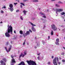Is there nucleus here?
<instances>
[{"instance_id":"nucleus-1","label":"nucleus","mask_w":65,"mask_h":65,"mask_svg":"<svg viewBox=\"0 0 65 65\" xmlns=\"http://www.w3.org/2000/svg\"><path fill=\"white\" fill-rule=\"evenodd\" d=\"M8 27L7 30H6V32L5 33V36L7 37H10V34H12V27L11 25H8Z\"/></svg>"},{"instance_id":"nucleus-2","label":"nucleus","mask_w":65,"mask_h":65,"mask_svg":"<svg viewBox=\"0 0 65 65\" xmlns=\"http://www.w3.org/2000/svg\"><path fill=\"white\" fill-rule=\"evenodd\" d=\"M56 60H57V63L59 65H60L61 64V62H58L59 61V59H58V57H56L53 60V64L54 65H58V63L57 62V61Z\"/></svg>"},{"instance_id":"nucleus-3","label":"nucleus","mask_w":65,"mask_h":65,"mask_svg":"<svg viewBox=\"0 0 65 65\" xmlns=\"http://www.w3.org/2000/svg\"><path fill=\"white\" fill-rule=\"evenodd\" d=\"M26 62L29 65H37L35 62L31 60H27Z\"/></svg>"},{"instance_id":"nucleus-4","label":"nucleus","mask_w":65,"mask_h":65,"mask_svg":"<svg viewBox=\"0 0 65 65\" xmlns=\"http://www.w3.org/2000/svg\"><path fill=\"white\" fill-rule=\"evenodd\" d=\"M29 23L30 24H31L32 26L31 28L32 30L34 32H35V31H36V29L34 28L33 26H36V25L33 24L30 22H29Z\"/></svg>"},{"instance_id":"nucleus-5","label":"nucleus","mask_w":65,"mask_h":65,"mask_svg":"<svg viewBox=\"0 0 65 65\" xmlns=\"http://www.w3.org/2000/svg\"><path fill=\"white\" fill-rule=\"evenodd\" d=\"M27 51H25L24 52V54H23V53H21V55H20V57H19V59H20L21 57L22 56V57L23 58V57L25 56V55H27Z\"/></svg>"},{"instance_id":"nucleus-6","label":"nucleus","mask_w":65,"mask_h":65,"mask_svg":"<svg viewBox=\"0 0 65 65\" xmlns=\"http://www.w3.org/2000/svg\"><path fill=\"white\" fill-rule=\"evenodd\" d=\"M12 47V46H11V45H10V47L9 48L8 51L7 50V47H5V49L6 51L7 52V53H8V52H10V51L11 50V48Z\"/></svg>"},{"instance_id":"nucleus-7","label":"nucleus","mask_w":65,"mask_h":65,"mask_svg":"<svg viewBox=\"0 0 65 65\" xmlns=\"http://www.w3.org/2000/svg\"><path fill=\"white\" fill-rule=\"evenodd\" d=\"M51 27L52 29H53V30H54V31H56V30H57V28L55 26V25H51Z\"/></svg>"},{"instance_id":"nucleus-8","label":"nucleus","mask_w":65,"mask_h":65,"mask_svg":"<svg viewBox=\"0 0 65 65\" xmlns=\"http://www.w3.org/2000/svg\"><path fill=\"white\" fill-rule=\"evenodd\" d=\"M63 11V10L62 9H59L56 10V13H57V12H62Z\"/></svg>"},{"instance_id":"nucleus-9","label":"nucleus","mask_w":65,"mask_h":65,"mask_svg":"<svg viewBox=\"0 0 65 65\" xmlns=\"http://www.w3.org/2000/svg\"><path fill=\"white\" fill-rule=\"evenodd\" d=\"M30 35V32L29 31H26V33L23 35H24V37H25V36H26V35Z\"/></svg>"},{"instance_id":"nucleus-10","label":"nucleus","mask_w":65,"mask_h":65,"mask_svg":"<svg viewBox=\"0 0 65 65\" xmlns=\"http://www.w3.org/2000/svg\"><path fill=\"white\" fill-rule=\"evenodd\" d=\"M11 57L12 58V63L15 62V60L14 59H13V57H14V55H11Z\"/></svg>"},{"instance_id":"nucleus-11","label":"nucleus","mask_w":65,"mask_h":65,"mask_svg":"<svg viewBox=\"0 0 65 65\" xmlns=\"http://www.w3.org/2000/svg\"><path fill=\"white\" fill-rule=\"evenodd\" d=\"M0 63H1L2 65H6L5 63L3 61L1 60L0 61Z\"/></svg>"},{"instance_id":"nucleus-12","label":"nucleus","mask_w":65,"mask_h":65,"mask_svg":"<svg viewBox=\"0 0 65 65\" xmlns=\"http://www.w3.org/2000/svg\"><path fill=\"white\" fill-rule=\"evenodd\" d=\"M40 14L41 15H42L43 16H45V15L44 13H42V12H40Z\"/></svg>"},{"instance_id":"nucleus-13","label":"nucleus","mask_w":65,"mask_h":65,"mask_svg":"<svg viewBox=\"0 0 65 65\" xmlns=\"http://www.w3.org/2000/svg\"><path fill=\"white\" fill-rule=\"evenodd\" d=\"M9 9L11 12L13 11V8H10Z\"/></svg>"},{"instance_id":"nucleus-14","label":"nucleus","mask_w":65,"mask_h":65,"mask_svg":"<svg viewBox=\"0 0 65 65\" xmlns=\"http://www.w3.org/2000/svg\"><path fill=\"white\" fill-rule=\"evenodd\" d=\"M27 11H26V10H24L23 11V12L24 13V14L26 15V13L27 12Z\"/></svg>"},{"instance_id":"nucleus-15","label":"nucleus","mask_w":65,"mask_h":65,"mask_svg":"<svg viewBox=\"0 0 65 65\" xmlns=\"http://www.w3.org/2000/svg\"><path fill=\"white\" fill-rule=\"evenodd\" d=\"M37 47H39L40 46V43L39 42L38 43H37Z\"/></svg>"},{"instance_id":"nucleus-16","label":"nucleus","mask_w":65,"mask_h":65,"mask_svg":"<svg viewBox=\"0 0 65 65\" xmlns=\"http://www.w3.org/2000/svg\"><path fill=\"white\" fill-rule=\"evenodd\" d=\"M9 6L11 8H12L13 7V5L12 4H10L9 5Z\"/></svg>"},{"instance_id":"nucleus-17","label":"nucleus","mask_w":65,"mask_h":65,"mask_svg":"<svg viewBox=\"0 0 65 65\" xmlns=\"http://www.w3.org/2000/svg\"><path fill=\"white\" fill-rule=\"evenodd\" d=\"M32 2H38V0H33V1Z\"/></svg>"},{"instance_id":"nucleus-18","label":"nucleus","mask_w":65,"mask_h":65,"mask_svg":"<svg viewBox=\"0 0 65 65\" xmlns=\"http://www.w3.org/2000/svg\"><path fill=\"white\" fill-rule=\"evenodd\" d=\"M61 15H64L65 14V13L64 12H62L61 13H60Z\"/></svg>"},{"instance_id":"nucleus-19","label":"nucleus","mask_w":65,"mask_h":65,"mask_svg":"<svg viewBox=\"0 0 65 65\" xmlns=\"http://www.w3.org/2000/svg\"><path fill=\"white\" fill-rule=\"evenodd\" d=\"M14 63H15V62H12H12H11V65H14Z\"/></svg>"},{"instance_id":"nucleus-20","label":"nucleus","mask_w":65,"mask_h":65,"mask_svg":"<svg viewBox=\"0 0 65 65\" xmlns=\"http://www.w3.org/2000/svg\"><path fill=\"white\" fill-rule=\"evenodd\" d=\"M42 22L43 23H45V22H46V20L44 19L43 21H42Z\"/></svg>"},{"instance_id":"nucleus-21","label":"nucleus","mask_w":65,"mask_h":65,"mask_svg":"<svg viewBox=\"0 0 65 65\" xmlns=\"http://www.w3.org/2000/svg\"><path fill=\"white\" fill-rule=\"evenodd\" d=\"M54 32H53V30H52L51 32V35H54Z\"/></svg>"},{"instance_id":"nucleus-22","label":"nucleus","mask_w":65,"mask_h":65,"mask_svg":"<svg viewBox=\"0 0 65 65\" xmlns=\"http://www.w3.org/2000/svg\"><path fill=\"white\" fill-rule=\"evenodd\" d=\"M55 44H56V45H59V42H55Z\"/></svg>"},{"instance_id":"nucleus-23","label":"nucleus","mask_w":65,"mask_h":65,"mask_svg":"<svg viewBox=\"0 0 65 65\" xmlns=\"http://www.w3.org/2000/svg\"><path fill=\"white\" fill-rule=\"evenodd\" d=\"M20 34H23V31L22 30H20Z\"/></svg>"},{"instance_id":"nucleus-24","label":"nucleus","mask_w":65,"mask_h":65,"mask_svg":"<svg viewBox=\"0 0 65 65\" xmlns=\"http://www.w3.org/2000/svg\"><path fill=\"white\" fill-rule=\"evenodd\" d=\"M56 42H59V39H57L56 40Z\"/></svg>"},{"instance_id":"nucleus-25","label":"nucleus","mask_w":65,"mask_h":65,"mask_svg":"<svg viewBox=\"0 0 65 65\" xmlns=\"http://www.w3.org/2000/svg\"><path fill=\"white\" fill-rule=\"evenodd\" d=\"M2 60H4L5 62H6V59L5 58H3L2 59Z\"/></svg>"},{"instance_id":"nucleus-26","label":"nucleus","mask_w":65,"mask_h":65,"mask_svg":"<svg viewBox=\"0 0 65 65\" xmlns=\"http://www.w3.org/2000/svg\"><path fill=\"white\" fill-rule=\"evenodd\" d=\"M20 19L21 20H23V17H22V16L20 17Z\"/></svg>"},{"instance_id":"nucleus-27","label":"nucleus","mask_w":65,"mask_h":65,"mask_svg":"<svg viewBox=\"0 0 65 65\" xmlns=\"http://www.w3.org/2000/svg\"><path fill=\"white\" fill-rule=\"evenodd\" d=\"M20 4H21V5H23V6H25L24 3H20Z\"/></svg>"},{"instance_id":"nucleus-28","label":"nucleus","mask_w":65,"mask_h":65,"mask_svg":"<svg viewBox=\"0 0 65 65\" xmlns=\"http://www.w3.org/2000/svg\"><path fill=\"white\" fill-rule=\"evenodd\" d=\"M37 59L39 60H40V56H38L37 57Z\"/></svg>"},{"instance_id":"nucleus-29","label":"nucleus","mask_w":65,"mask_h":65,"mask_svg":"<svg viewBox=\"0 0 65 65\" xmlns=\"http://www.w3.org/2000/svg\"><path fill=\"white\" fill-rule=\"evenodd\" d=\"M8 44H9V42H6V45L7 46L8 45Z\"/></svg>"},{"instance_id":"nucleus-30","label":"nucleus","mask_w":65,"mask_h":65,"mask_svg":"<svg viewBox=\"0 0 65 65\" xmlns=\"http://www.w3.org/2000/svg\"><path fill=\"white\" fill-rule=\"evenodd\" d=\"M56 6H57V7H60V5L57 4H56Z\"/></svg>"},{"instance_id":"nucleus-31","label":"nucleus","mask_w":65,"mask_h":65,"mask_svg":"<svg viewBox=\"0 0 65 65\" xmlns=\"http://www.w3.org/2000/svg\"><path fill=\"white\" fill-rule=\"evenodd\" d=\"M25 43H26V40H24V42L23 43V45H25Z\"/></svg>"},{"instance_id":"nucleus-32","label":"nucleus","mask_w":65,"mask_h":65,"mask_svg":"<svg viewBox=\"0 0 65 65\" xmlns=\"http://www.w3.org/2000/svg\"><path fill=\"white\" fill-rule=\"evenodd\" d=\"M58 3L59 4L60 3H61V4H62V3H63L62 2H61V1H59L58 2Z\"/></svg>"},{"instance_id":"nucleus-33","label":"nucleus","mask_w":65,"mask_h":65,"mask_svg":"<svg viewBox=\"0 0 65 65\" xmlns=\"http://www.w3.org/2000/svg\"><path fill=\"white\" fill-rule=\"evenodd\" d=\"M42 43H43V45H44V44H45V42L44 41H42Z\"/></svg>"},{"instance_id":"nucleus-34","label":"nucleus","mask_w":65,"mask_h":65,"mask_svg":"<svg viewBox=\"0 0 65 65\" xmlns=\"http://www.w3.org/2000/svg\"><path fill=\"white\" fill-rule=\"evenodd\" d=\"M31 19L33 20H35V18H32Z\"/></svg>"},{"instance_id":"nucleus-35","label":"nucleus","mask_w":65,"mask_h":65,"mask_svg":"<svg viewBox=\"0 0 65 65\" xmlns=\"http://www.w3.org/2000/svg\"><path fill=\"white\" fill-rule=\"evenodd\" d=\"M1 13H3L4 12L3 10H1Z\"/></svg>"},{"instance_id":"nucleus-36","label":"nucleus","mask_w":65,"mask_h":65,"mask_svg":"<svg viewBox=\"0 0 65 65\" xmlns=\"http://www.w3.org/2000/svg\"><path fill=\"white\" fill-rule=\"evenodd\" d=\"M29 31L30 32H31V33H32V31L31 30V29H29Z\"/></svg>"},{"instance_id":"nucleus-37","label":"nucleus","mask_w":65,"mask_h":65,"mask_svg":"<svg viewBox=\"0 0 65 65\" xmlns=\"http://www.w3.org/2000/svg\"><path fill=\"white\" fill-rule=\"evenodd\" d=\"M19 10H16V12H19Z\"/></svg>"},{"instance_id":"nucleus-38","label":"nucleus","mask_w":65,"mask_h":65,"mask_svg":"<svg viewBox=\"0 0 65 65\" xmlns=\"http://www.w3.org/2000/svg\"><path fill=\"white\" fill-rule=\"evenodd\" d=\"M40 19H41V21H43L44 20V19H43V18H41Z\"/></svg>"},{"instance_id":"nucleus-39","label":"nucleus","mask_w":65,"mask_h":65,"mask_svg":"<svg viewBox=\"0 0 65 65\" xmlns=\"http://www.w3.org/2000/svg\"><path fill=\"white\" fill-rule=\"evenodd\" d=\"M47 64L48 65H49V64H51V62H48V63H47Z\"/></svg>"},{"instance_id":"nucleus-40","label":"nucleus","mask_w":65,"mask_h":65,"mask_svg":"<svg viewBox=\"0 0 65 65\" xmlns=\"http://www.w3.org/2000/svg\"><path fill=\"white\" fill-rule=\"evenodd\" d=\"M61 55H64V53H61Z\"/></svg>"},{"instance_id":"nucleus-41","label":"nucleus","mask_w":65,"mask_h":65,"mask_svg":"<svg viewBox=\"0 0 65 65\" xmlns=\"http://www.w3.org/2000/svg\"><path fill=\"white\" fill-rule=\"evenodd\" d=\"M43 18H46V17L45 16H45H44L42 17Z\"/></svg>"},{"instance_id":"nucleus-42","label":"nucleus","mask_w":65,"mask_h":65,"mask_svg":"<svg viewBox=\"0 0 65 65\" xmlns=\"http://www.w3.org/2000/svg\"><path fill=\"white\" fill-rule=\"evenodd\" d=\"M23 1H25V2H26L27 1H28V0H23Z\"/></svg>"},{"instance_id":"nucleus-43","label":"nucleus","mask_w":65,"mask_h":65,"mask_svg":"<svg viewBox=\"0 0 65 65\" xmlns=\"http://www.w3.org/2000/svg\"><path fill=\"white\" fill-rule=\"evenodd\" d=\"M62 31H63V32H64V31H65V28L63 29L62 30Z\"/></svg>"},{"instance_id":"nucleus-44","label":"nucleus","mask_w":65,"mask_h":65,"mask_svg":"<svg viewBox=\"0 0 65 65\" xmlns=\"http://www.w3.org/2000/svg\"><path fill=\"white\" fill-rule=\"evenodd\" d=\"M50 36H48V40H49V39H50Z\"/></svg>"},{"instance_id":"nucleus-45","label":"nucleus","mask_w":65,"mask_h":65,"mask_svg":"<svg viewBox=\"0 0 65 65\" xmlns=\"http://www.w3.org/2000/svg\"><path fill=\"white\" fill-rule=\"evenodd\" d=\"M14 4L15 5L16 4H18V3H14Z\"/></svg>"},{"instance_id":"nucleus-46","label":"nucleus","mask_w":65,"mask_h":65,"mask_svg":"<svg viewBox=\"0 0 65 65\" xmlns=\"http://www.w3.org/2000/svg\"><path fill=\"white\" fill-rule=\"evenodd\" d=\"M3 8H6V7L5 6H4L3 7Z\"/></svg>"},{"instance_id":"nucleus-47","label":"nucleus","mask_w":65,"mask_h":65,"mask_svg":"<svg viewBox=\"0 0 65 65\" xmlns=\"http://www.w3.org/2000/svg\"><path fill=\"white\" fill-rule=\"evenodd\" d=\"M59 27H64V26H62V25H59Z\"/></svg>"},{"instance_id":"nucleus-48","label":"nucleus","mask_w":65,"mask_h":65,"mask_svg":"<svg viewBox=\"0 0 65 65\" xmlns=\"http://www.w3.org/2000/svg\"><path fill=\"white\" fill-rule=\"evenodd\" d=\"M20 7H21V8H22V5H20Z\"/></svg>"},{"instance_id":"nucleus-49","label":"nucleus","mask_w":65,"mask_h":65,"mask_svg":"<svg viewBox=\"0 0 65 65\" xmlns=\"http://www.w3.org/2000/svg\"><path fill=\"white\" fill-rule=\"evenodd\" d=\"M62 61L63 62H65V60H62Z\"/></svg>"},{"instance_id":"nucleus-50","label":"nucleus","mask_w":65,"mask_h":65,"mask_svg":"<svg viewBox=\"0 0 65 65\" xmlns=\"http://www.w3.org/2000/svg\"><path fill=\"white\" fill-rule=\"evenodd\" d=\"M20 37H22V35H21L20 36Z\"/></svg>"},{"instance_id":"nucleus-51","label":"nucleus","mask_w":65,"mask_h":65,"mask_svg":"<svg viewBox=\"0 0 65 65\" xmlns=\"http://www.w3.org/2000/svg\"><path fill=\"white\" fill-rule=\"evenodd\" d=\"M10 43H11V44H12V41H10Z\"/></svg>"},{"instance_id":"nucleus-52","label":"nucleus","mask_w":65,"mask_h":65,"mask_svg":"<svg viewBox=\"0 0 65 65\" xmlns=\"http://www.w3.org/2000/svg\"><path fill=\"white\" fill-rule=\"evenodd\" d=\"M14 33L15 34L16 33V32H15V30H14Z\"/></svg>"},{"instance_id":"nucleus-53","label":"nucleus","mask_w":65,"mask_h":65,"mask_svg":"<svg viewBox=\"0 0 65 65\" xmlns=\"http://www.w3.org/2000/svg\"><path fill=\"white\" fill-rule=\"evenodd\" d=\"M49 10H47V11H46V12H48Z\"/></svg>"},{"instance_id":"nucleus-54","label":"nucleus","mask_w":65,"mask_h":65,"mask_svg":"<svg viewBox=\"0 0 65 65\" xmlns=\"http://www.w3.org/2000/svg\"><path fill=\"white\" fill-rule=\"evenodd\" d=\"M35 48H37V47L36 46H35Z\"/></svg>"},{"instance_id":"nucleus-55","label":"nucleus","mask_w":65,"mask_h":65,"mask_svg":"<svg viewBox=\"0 0 65 65\" xmlns=\"http://www.w3.org/2000/svg\"><path fill=\"white\" fill-rule=\"evenodd\" d=\"M52 1H55V0H51Z\"/></svg>"},{"instance_id":"nucleus-56","label":"nucleus","mask_w":65,"mask_h":65,"mask_svg":"<svg viewBox=\"0 0 65 65\" xmlns=\"http://www.w3.org/2000/svg\"><path fill=\"white\" fill-rule=\"evenodd\" d=\"M40 53L38 54L37 55H40Z\"/></svg>"},{"instance_id":"nucleus-57","label":"nucleus","mask_w":65,"mask_h":65,"mask_svg":"<svg viewBox=\"0 0 65 65\" xmlns=\"http://www.w3.org/2000/svg\"><path fill=\"white\" fill-rule=\"evenodd\" d=\"M52 58H54V56H52Z\"/></svg>"},{"instance_id":"nucleus-58","label":"nucleus","mask_w":65,"mask_h":65,"mask_svg":"<svg viewBox=\"0 0 65 65\" xmlns=\"http://www.w3.org/2000/svg\"><path fill=\"white\" fill-rule=\"evenodd\" d=\"M2 22H1L0 23V24H2Z\"/></svg>"},{"instance_id":"nucleus-59","label":"nucleus","mask_w":65,"mask_h":65,"mask_svg":"<svg viewBox=\"0 0 65 65\" xmlns=\"http://www.w3.org/2000/svg\"><path fill=\"white\" fill-rule=\"evenodd\" d=\"M17 1H18V2H20V1H19V0H18Z\"/></svg>"},{"instance_id":"nucleus-60","label":"nucleus","mask_w":65,"mask_h":65,"mask_svg":"<svg viewBox=\"0 0 65 65\" xmlns=\"http://www.w3.org/2000/svg\"><path fill=\"white\" fill-rule=\"evenodd\" d=\"M5 15H6V16L7 15V14H6Z\"/></svg>"},{"instance_id":"nucleus-61","label":"nucleus","mask_w":65,"mask_h":65,"mask_svg":"<svg viewBox=\"0 0 65 65\" xmlns=\"http://www.w3.org/2000/svg\"><path fill=\"white\" fill-rule=\"evenodd\" d=\"M14 39H16V38H14Z\"/></svg>"},{"instance_id":"nucleus-62","label":"nucleus","mask_w":65,"mask_h":65,"mask_svg":"<svg viewBox=\"0 0 65 65\" xmlns=\"http://www.w3.org/2000/svg\"><path fill=\"white\" fill-rule=\"evenodd\" d=\"M44 28H45V26H44Z\"/></svg>"},{"instance_id":"nucleus-63","label":"nucleus","mask_w":65,"mask_h":65,"mask_svg":"<svg viewBox=\"0 0 65 65\" xmlns=\"http://www.w3.org/2000/svg\"><path fill=\"white\" fill-rule=\"evenodd\" d=\"M14 57H17V56L15 55H14Z\"/></svg>"},{"instance_id":"nucleus-64","label":"nucleus","mask_w":65,"mask_h":65,"mask_svg":"<svg viewBox=\"0 0 65 65\" xmlns=\"http://www.w3.org/2000/svg\"><path fill=\"white\" fill-rule=\"evenodd\" d=\"M64 22H65V19H64Z\"/></svg>"}]
</instances>
